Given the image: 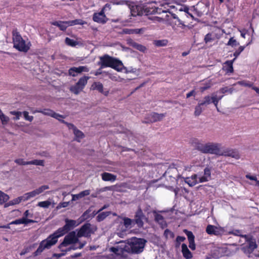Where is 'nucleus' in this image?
<instances>
[{
    "label": "nucleus",
    "mask_w": 259,
    "mask_h": 259,
    "mask_svg": "<svg viewBox=\"0 0 259 259\" xmlns=\"http://www.w3.org/2000/svg\"><path fill=\"white\" fill-rule=\"evenodd\" d=\"M65 222V224L63 227L59 228L53 234L50 235L46 239L40 242L38 247L33 253L34 256H35L40 254L45 249L51 248L52 246L57 243L59 237L67 233L75 226L76 221L74 220L66 219Z\"/></svg>",
    "instance_id": "1"
},
{
    "label": "nucleus",
    "mask_w": 259,
    "mask_h": 259,
    "mask_svg": "<svg viewBox=\"0 0 259 259\" xmlns=\"http://www.w3.org/2000/svg\"><path fill=\"white\" fill-rule=\"evenodd\" d=\"M194 146L197 150L204 153L231 157L236 160L239 159L240 157L239 153L237 151L228 149H223L221 148V144L219 143H207L202 144L200 141L196 140L194 143Z\"/></svg>",
    "instance_id": "2"
},
{
    "label": "nucleus",
    "mask_w": 259,
    "mask_h": 259,
    "mask_svg": "<svg viewBox=\"0 0 259 259\" xmlns=\"http://www.w3.org/2000/svg\"><path fill=\"white\" fill-rule=\"evenodd\" d=\"M100 64L101 68L110 67L118 72L124 71L125 73L129 72L121 61L108 55L100 57Z\"/></svg>",
    "instance_id": "3"
},
{
    "label": "nucleus",
    "mask_w": 259,
    "mask_h": 259,
    "mask_svg": "<svg viewBox=\"0 0 259 259\" xmlns=\"http://www.w3.org/2000/svg\"><path fill=\"white\" fill-rule=\"evenodd\" d=\"M242 237L245 239V242L241 245L240 250L248 258L252 257L253 252L257 248L255 239L247 235H242Z\"/></svg>",
    "instance_id": "4"
},
{
    "label": "nucleus",
    "mask_w": 259,
    "mask_h": 259,
    "mask_svg": "<svg viewBox=\"0 0 259 259\" xmlns=\"http://www.w3.org/2000/svg\"><path fill=\"white\" fill-rule=\"evenodd\" d=\"M13 41L14 47L19 51L27 52L29 50L31 43L28 40H25L16 31H13Z\"/></svg>",
    "instance_id": "5"
},
{
    "label": "nucleus",
    "mask_w": 259,
    "mask_h": 259,
    "mask_svg": "<svg viewBox=\"0 0 259 259\" xmlns=\"http://www.w3.org/2000/svg\"><path fill=\"white\" fill-rule=\"evenodd\" d=\"M146 240L143 238L132 237L127 240V244L133 253L139 254L141 253L144 248Z\"/></svg>",
    "instance_id": "6"
},
{
    "label": "nucleus",
    "mask_w": 259,
    "mask_h": 259,
    "mask_svg": "<svg viewBox=\"0 0 259 259\" xmlns=\"http://www.w3.org/2000/svg\"><path fill=\"white\" fill-rule=\"evenodd\" d=\"M79 241L78 237L75 231H71L66 235L64 238L63 241L59 244L58 248L62 251H67L70 250L71 248H69L68 250H64L62 248L63 247H66L70 244H75Z\"/></svg>",
    "instance_id": "7"
},
{
    "label": "nucleus",
    "mask_w": 259,
    "mask_h": 259,
    "mask_svg": "<svg viewBox=\"0 0 259 259\" xmlns=\"http://www.w3.org/2000/svg\"><path fill=\"white\" fill-rule=\"evenodd\" d=\"M211 167L208 166L203 169V175L201 176L199 174H194L191 177L192 181L196 182V185L199 183H204L211 180Z\"/></svg>",
    "instance_id": "8"
},
{
    "label": "nucleus",
    "mask_w": 259,
    "mask_h": 259,
    "mask_svg": "<svg viewBox=\"0 0 259 259\" xmlns=\"http://www.w3.org/2000/svg\"><path fill=\"white\" fill-rule=\"evenodd\" d=\"M89 78V76L80 78L76 84L70 87V91L73 94L78 95L83 90Z\"/></svg>",
    "instance_id": "9"
},
{
    "label": "nucleus",
    "mask_w": 259,
    "mask_h": 259,
    "mask_svg": "<svg viewBox=\"0 0 259 259\" xmlns=\"http://www.w3.org/2000/svg\"><path fill=\"white\" fill-rule=\"evenodd\" d=\"M93 233L90 223H85L77 231V235L78 238L82 237H90Z\"/></svg>",
    "instance_id": "10"
},
{
    "label": "nucleus",
    "mask_w": 259,
    "mask_h": 259,
    "mask_svg": "<svg viewBox=\"0 0 259 259\" xmlns=\"http://www.w3.org/2000/svg\"><path fill=\"white\" fill-rule=\"evenodd\" d=\"M146 219L145 216L140 207H139L135 214V219H133L134 224H137L139 227H142L144 225L143 220Z\"/></svg>",
    "instance_id": "11"
},
{
    "label": "nucleus",
    "mask_w": 259,
    "mask_h": 259,
    "mask_svg": "<svg viewBox=\"0 0 259 259\" xmlns=\"http://www.w3.org/2000/svg\"><path fill=\"white\" fill-rule=\"evenodd\" d=\"M224 230L222 227H218L214 225H208L206 228V232L209 235L220 236L224 233Z\"/></svg>",
    "instance_id": "12"
},
{
    "label": "nucleus",
    "mask_w": 259,
    "mask_h": 259,
    "mask_svg": "<svg viewBox=\"0 0 259 259\" xmlns=\"http://www.w3.org/2000/svg\"><path fill=\"white\" fill-rule=\"evenodd\" d=\"M184 232L187 236L188 239L189 241V248L192 250H195L196 245L195 243V236L193 235V233L191 231H188L186 229H185L184 230Z\"/></svg>",
    "instance_id": "13"
},
{
    "label": "nucleus",
    "mask_w": 259,
    "mask_h": 259,
    "mask_svg": "<svg viewBox=\"0 0 259 259\" xmlns=\"http://www.w3.org/2000/svg\"><path fill=\"white\" fill-rule=\"evenodd\" d=\"M89 69L86 66H79L78 67H72L69 70V74L73 76H75L78 73L82 72H88Z\"/></svg>",
    "instance_id": "14"
},
{
    "label": "nucleus",
    "mask_w": 259,
    "mask_h": 259,
    "mask_svg": "<svg viewBox=\"0 0 259 259\" xmlns=\"http://www.w3.org/2000/svg\"><path fill=\"white\" fill-rule=\"evenodd\" d=\"M91 89L93 90L98 91L105 96H107L109 93L108 90H104L103 85L99 82H94L91 86Z\"/></svg>",
    "instance_id": "15"
},
{
    "label": "nucleus",
    "mask_w": 259,
    "mask_h": 259,
    "mask_svg": "<svg viewBox=\"0 0 259 259\" xmlns=\"http://www.w3.org/2000/svg\"><path fill=\"white\" fill-rule=\"evenodd\" d=\"M93 20L94 21L100 23H105L107 21V18L105 16L103 11H101L99 13H95L93 16Z\"/></svg>",
    "instance_id": "16"
},
{
    "label": "nucleus",
    "mask_w": 259,
    "mask_h": 259,
    "mask_svg": "<svg viewBox=\"0 0 259 259\" xmlns=\"http://www.w3.org/2000/svg\"><path fill=\"white\" fill-rule=\"evenodd\" d=\"M146 28H136V29H124L123 31L126 34H142L146 31Z\"/></svg>",
    "instance_id": "17"
},
{
    "label": "nucleus",
    "mask_w": 259,
    "mask_h": 259,
    "mask_svg": "<svg viewBox=\"0 0 259 259\" xmlns=\"http://www.w3.org/2000/svg\"><path fill=\"white\" fill-rule=\"evenodd\" d=\"M182 253L183 257L186 259H190L193 257L192 253L189 250L187 245L185 243L182 244Z\"/></svg>",
    "instance_id": "18"
},
{
    "label": "nucleus",
    "mask_w": 259,
    "mask_h": 259,
    "mask_svg": "<svg viewBox=\"0 0 259 259\" xmlns=\"http://www.w3.org/2000/svg\"><path fill=\"white\" fill-rule=\"evenodd\" d=\"M102 179L104 181L114 182L116 180V176L112 174L104 172L101 174Z\"/></svg>",
    "instance_id": "19"
},
{
    "label": "nucleus",
    "mask_w": 259,
    "mask_h": 259,
    "mask_svg": "<svg viewBox=\"0 0 259 259\" xmlns=\"http://www.w3.org/2000/svg\"><path fill=\"white\" fill-rule=\"evenodd\" d=\"M164 116V114L153 113L149 116V120L150 122H156L161 120Z\"/></svg>",
    "instance_id": "20"
},
{
    "label": "nucleus",
    "mask_w": 259,
    "mask_h": 259,
    "mask_svg": "<svg viewBox=\"0 0 259 259\" xmlns=\"http://www.w3.org/2000/svg\"><path fill=\"white\" fill-rule=\"evenodd\" d=\"M235 58L233 60L227 61L225 63L224 68L227 73H232L233 72V64Z\"/></svg>",
    "instance_id": "21"
},
{
    "label": "nucleus",
    "mask_w": 259,
    "mask_h": 259,
    "mask_svg": "<svg viewBox=\"0 0 259 259\" xmlns=\"http://www.w3.org/2000/svg\"><path fill=\"white\" fill-rule=\"evenodd\" d=\"M68 21H56L52 23V24L60 28L61 30H65L67 27L70 26Z\"/></svg>",
    "instance_id": "22"
},
{
    "label": "nucleus",
    "mask_w": 259,
    "mask_h": 259,
    "mask_svg": "<svg viewBox=\"0 0 259 259\" xmlns=\"http://www.w3.org/2000/svg\"><path fill=\"white\" fill-rule=\"evenodd\" d=\"M36 112L41 113L44 115L50 116L52 117H54V114H55V112L54 111H53L51 109H45L43 110H36V111L33 112V113H35Z\"/></svg>",
    "instance_id": "23"
},
{
    "label": "nucleus",
    "mask_w": 259,
    "mask_h": 259,
    "mask_svg": "<svg viewBox=\"0 0 259 259\" xmlns=\"http://www.w3.org/2000/svg\"><path fill=\"white\" fill-rule=\"evenodd\" d=\"M110 214V211L102 212L98 214L96 217L98 222H101L103 221Z\"/></svg>",
    "instance_id": "24"
},
{
    "label": "nucleus",
    "mask_w": 259,
    "mask_h": 259,
    "mask_svg": "<svg viewBox=\"0 0 259 259\" xmlns=\"http://www.w3.org/2000/svg\"><path fill=\"white\" fill-rule=\"evenodd\" d=\"M108 166L105 167V170L109 171L117 172L118 168L114 164L115 163H107Z\"/></svg>",
    "instance_id": "25"
},
{
    "label": "nucleus",
    "mask_w": 259,
    "mask_h": 259,
    "mask_svg": "<svg viewBox=\"0 0 259 259\" xmlns=\"http://www.w3.org/2000/svg\"><path fill=\"white\" fill-rule=\"evenodd\" d=\"M122 220L123 221V225L126 228L130 227L132 224H135L133 220L128 218L123 217Z\"/></svg>",
    "instance_id": "26"
},
{
    "label": "nucleus",
    "mask_w": 259,
    "mask_h": 259,
    "mask_svg": "<svg viewBox=\"0 0 259 259\" xmlns=\"http://www.w3.org/2000/svg\"><path fill=\"white\" fill-rule=\"evenodd\" d=\"M73 133L75 137L76 140L78 142H80L81 139H82L84 137V135L82 133V132L78 130V129L75 130Z\"/></svg>",
    "instance_id": "27"
},
{
    "label": "nucleus",
    "mask_w": 259,
    "mask_h": 259,
    "mask_svg": "<svg viewBox=\"0 0 259 259\" xmlns=\"http://www.w3.org/2000/svg\"><path fill=\"white\" fill-rule=\"evenodd\" d=\"M36 243H34L29 246L25 247L20 253V255H23L29 252L31 250L34 248L36 246Z\"/></svg>",
    "instance_id": "28"
},
{
    "label": "nucleus",
    "mask_w": 259,
    "mask_h": 259,
    "mask_svg": "<svg viewBox=\"0 0 259 259\" xmlns=\"http://www.w3.org/2000/svg\"><path fill=\"white\" fill-rule=\"evenodd\" d=\"M9 199V196L0 191V204H2L5 202H7Z\"/></svg>",
    "instance_id": "29"
},
{
    "label": "nucleus",
    "mask_w": 259,
    "mask_h": 259,
    "mask_svg": "<svg viewBox=\"0 0 259 259\" xmlns=\"http://www.w3.org/2000/svg\"><path fill=\"white\" fill-rule=\"evenodd\" d=\"M155 221L161 225H163V224L165 223L163 217L161 214L158 213H156L155 215Z\"/></svg>",
    "instance_id": "30"
},
{
    "label": "nucleus",
    "mask_w": 259,
    "mask_h": 259,
    "mask_svg": "<svg viewBox=\"0 0 259 259\" xmlns=\"http://www.w3.org/2000/svg\"><path fill=\"white\" fill-rule=\"evenodd\" d=\"M68 23L70 26H73L75 25H83L85 22L81 19H76L74 20L69 21Z\"/></svg>",
    "instance_id": "31"
},
{
    "label": "nucleus",
    "mask_w": 259,
    "mask_h": 259,
    "mask_svg": "<svg viewBox=\"0 0 259 259\" xmlns=\"http://www.w3.org/2000/svg\"><path fill=\"white\" fill-rule=\"evenodd\" d=\"M36 192H36V190H34L31 192L26 193L24 195L25 198L24 199V201L30 199V198L35 197L36 195H38L37 193H36Z\"/></svg>",
    "instance_id": "32"
},
{
    "label": "nucleus",
    "mask_w": 259,
    "mask_h": 259,
    "mask_svg": "<svg viewBox=\"0 0 259 259\" xmlns=\"http://www.w3.org/2000/svg\"><path fill=\"white\" fill-rule=\"evenodd\" d=\"M227 45L231 46L232 47H235L239 45V43L233 37L230 38Z\"/></svg>",
    "instance_id": "33"
},
{
    "label": "nucleus",
    "mask_w": 259,
    "mask_h": 259,
    "mask_svg": "<svg viewBox=\"0 0 259 259\" xmlns=\"http://www.w3.org/2000/svg\"><path fill=\"white\" fill-rule=\"evenodd\" d=\"M202 106V105L201 103H199L196 106L194 112V114L196 116L199 115L202 112L203 108Z\"/></svg>",
    "instance_id": "34"
},
{
    "label": "nucleus",
    "mask_w": 259,
    "mask_h": 259,
    "mask_svg": "<svg viewBox=\"0 0 259 259\" xmlns=\"http://www.w3.org/2000/svg\"><path fill=\"white\" fill-rule=\"evenodd\" d=\"M51 203L50 201L47 200L44 201L39 202L37 204V206L43 207V208H48L51 205Z\"/></svg>",
    "instance_id": "35"
},
{
    "label": "nucleus",
    "mask_w": 259,
    "mask_h": 259,
    "mask_svg": "<svg viewBox=\"0 0 259 259\" xmlns=\"http://www.w3.org/2000/svg\"><path fill=\"white\" fill-rule=\"evenodd\" d=\"M53 118H56V119H57L59 121H60L62 123H63L64 124L66 122H65L63 120L65 118V116H64L63 115L59 114L57 113L56 112H55V114H54Z\"/></svg>",
    "instance_id": "36"
},
{
    "label": "nucleus",
    "mask_w": 259,
    "mask_h": 259,
    "mask_svg": "<svg viewBox=\"0 0 259 259\" xmlns=\"http://www.w3.org/2000/svg\"><path fill=\"white\" fill-rule=\"evenodd\" d=\"M65 42L67 45L71 47H74L78 44L76 41L68 37L65 39Z\"/></svg>",
    "instance_id": "37"
},
{
    "label": "nucleus",
    "mask_w": 259,
    "mask_h": 259,
    "mask_svg": "<svg viewBox=\"0 0 259 259\" xmlns=\"http://www.w3.org/2000/svg\"><path fill=\"white\" fill-rule=\"evenodd\" d=\"M10 113L11 114L15 116V117L13 118V119L15 120H19L22 114V112H21L15 111H11Z\"/></svg>",
    "instance_id": "38"
},
{
    "label": "nucleus",
    "mask_w": 259,
    "mask_h": 259,
    "mask_svg": "<svg viewBox=\"0 0 259 259\" xmlns=\"http://www.w3.org/2000/svg\"><path fill=\"white\" fill-rule=\"evenodd\" d=\"M214 39V37L212 33H208L206 34L204 38V41L206 43L211 42Z\"/></svg>",
    "instance_id": "39"
},
{
    "label": "nucleus",
    "mask_w": 259,
    "mask_h": 259,
    "mask_svg": "<svg viewBox=\"0 0 259 259\" xmlns=\"http://www.w3.org/2000/svg\"><path fill=\"white\" fill-rule=\"evenodd\" d=\"M211 103V98L209 96H206L204 97L203 99V101L201 103H200L202 105H207Z\"/></svg>",
    "instance_id": "40"
},
{
    "label": "nucleus",
    "mask_w": 259,
    "mask_h": 259,
    "mask_svg": "<svg viewBox=\"0 0 259 259\" xmlns=\"http://www.w3.org/2000/svg\"><path fill=\"white\" fill-rule=\"evenodd\" d=\"M49 189V187L48 185H43V186H41V187H39L37 189H36V193H37V194H39L40 193H41L42 192H43L45 190H47V189Z\"/></svg>",
    "instance_id": "41"
},
{
    "label": "nucleus",
    "mask_w": 259,
    "mask_h": 259,
    "mask_svg": "<svg viewBox=\"0 0 259 259\" xmlns=\"http://www.w3.org/2000/svg\"><path fill=\"white\" fill-rule=\"evenodd\" d=\"M22 114L24 117V119L26 120L29 121H32L33 119V117L32 116L29 115V113L27 111H24L22 112Z\"/></svg>",
    "instance_id": "42"
},
{
    "label": "nucleus",
    "mask_w": 259,
    "mask_h": 259,
    "mask_svg": "<svg viewBox=\"0 0 259 259\" xmlns=\"http://www.w3.org/2000/svg\"><path fill=\"white\" fill-rule=\"evenodd\" d=\"M244 46H240L239 48L234 53L233 56L236 59L240 54V53L244 50Z\"/></svg>",
    "instance_id": "43"
},
{
    "label": "nucleus",
    "mask_w": 259,
    "mask_h": 259,
    "mask_svg": "<svg viewBox=\"0 0 259 259\" xmlns=\"http://www.w3.org/2000/svg\"><path fill=\"white\" fill-rule=\"evenodd\" d=\"M211 84H211L210 81H209L206 82L204 86L200 88V91L203 92L205 90H207L211 86Z\"/></svg>",
    "instance_id": "44"
},
{
    "label": "nucleus",
    "mask_w": 259,
    "mask_h": 259,
    "mask_svg": "<svg viewBox=\"0 0 259 259\" xmlns=\"http://www.w3.org/2000/svg\"><path fill=\"white\" fill-rule=\"evenodd\" d=\"M185 182L190 187H193L196 185V182H194V181H192L191 177L186 178L185 180Z\"/></svg>",
    "instance_id": "45"
},
{
    "label": "nucleus",
    "mask_w": 259,
    "mask_h": 259,
    "mask_svg": "<svg viewBox=\"0 0 259 259\" xmlns=\"http://www.w3.org/2000/svg\"><path fill=\"white\" fill-rule=\"evenodd\" d=\"M10 224H12V225L24 224V217L11 222L10 223Z\"/></svg>",
    "instance_id": "46"
},
{
    "label": "nucleus",
    "mask_w": 259,
    "mask_h": 259,
    "mask_svg": "<svg viewBox=\"0 0 259 259\" xmlns=\"http://www.w3.org/2000/svg\"><path fill=\"white\" fill-rule=\"evenodd\" d=\"M24 198H25V196L19 197L16 198L15 199H14L13 202L11 203V202H10V203H11V204H12V205L15 204H18V203H20L22 200H24Z\"/></svg>",
    "instance_id": "47"
},
{
    "label": "nucleus",
    "mask_w": 259,
    "mask_h": 259,
    "mask_svg": "<svg viewBox=\"0 0 259 259\" xmlns=\"http://www.w3.org/2000/svg\"><path fill=\"white\" fill-rule=\"evenodd\" d=\"M90 190H85L79 193V195L80 196V198H82L86 196L89 195L90 194Z\"/></svg>",
    "instance_id": "48"
},
{
    "label": "nucleus",
    "mask_w": 259,
    "mask_h": 259,
    "mask_svg": "<svg viewBox=\"0 0 259 259\" xmlns=\"http://www.w3.org/2000/svg\"><path fill=\"white\" fill-rule=\"evenodd\" d=\"M135 49L143 53L145 52L147 50L146 47L139 44L136 45Z\"/></svg>",
    "instance_id": "49"
},
{
    "label": "nucleus",
    "mask_w": 259,
    "mask_h": 259,
    "mask_svg": "<svg viewBox=\"0 0 259 259\" xmlns=\"http://www.w3.org/2000/svg\"><path fill=\"white\" fill-rule=\"evenodd\" d=\"M237 84H240L242 86H244V87H252V84L251 83H250L249 81H238L237 82Z\"/></svg>",
    "instance_id": "50"
},
{
    "label": "nucleus",
    "mask_w": 259,
    "mask_h": 259,
    "mask_svg": "<svg viewBox=\"0 0 259 259\" xmlns=\"http://www.w3.org/2000/svg\"><path fill=\"white\" fill-rule=\"evenodd\" d=\"M149 19L154 22H161L163 21V19L159 17H149Z\"/></svg>",
    "instance_id": "51"
},
{
    "label": "nucleus",
    "mask_w": 259,
    "mask_h": 259,
    "mask_svg": "<svg viewBox=\"0 0 259 259\" xmlns=\"http://www.w3.org/2000/svg\"><path fill=\"white\" fill-rule=\"evenodd\" d=\"M241 231L239 230H235L234 231H230L229 232V234H233L235 236H241L242 237V236L243 235L241 234Z\"/></svg>",
    "instance_id": "52"
},
{
    "label": "nucleus",
    "mask_w": 259,
    "mask_h": 259,
    "mask_svg": "<svg viewBox=\"0 0 259 259\" xmlns=\"http://www.w3.org/2000/svg\"><path fill=\"white\" fill-rule=\"evenodd\" d=\"M162 6L165 9L162 11L163 12H168L170 9L174 8L175 7L173 6H169V5L167 4L162 5Z\"/></svg>",
    "instance_id": "53"
},
{
    "label": "nucleus",
    "mask_w": 259,
    "mask_h": 259,
    "mask_svg": "<svg viewBox=\"0 0 259 259\" xmlns=\"http://www.w3.org/2000/svg\"><path fill=\"white\" fill-rule=\"evenodd\" d=\"M223 97V96L220 97H218L217 95L215 94H212V96L210 97L211 98V102H214V101H220Z\"/></svg>",
    "instance_id": "54"
},
{
    "label": "nucleus",
    "mask_w": 259,
    "mask_h": 259,
    "mask_svg": "<svg viewBox=\"0 0 259 259\" xmlns=\"http://www.w3.org/2000/svg\"><path fill=\"white\" fill-rule=\"evenodd\" d=\"M65 124H66L67 125V126L68 127V128L69 130H72L73 132H74L75 131V130H76L77 129L76 127L72 123H70L66 122L65 123Z\"/></svg>",
    "instance_id": "55"
},
{
    "label": "nucleus",
    "mask_w": 259,
    "mask_h": 259,
    "mask_svg": "<svg viewBox=\"0 0 259 259\" xmlns=\"http://www.w3.org/2000/svg\"><path fill=\"white\" fill-rule=\"evenodd\" d=\"M232 91H233L232 89H228L227 88H222L220 90V92L222 94H224L227 92L232 93Z\"/></svg>",
    "instance_id": "56"
},
{
    "label": "nucleus",
    "mask_w": 259,
    "mask_h": 259,
    "mask_svg": "<svg viewBox=\"0 0 259 259\" xmlns=\"http://www.w3.org/2000/svg\"><path fill=\"white\" fill-rule=\"evenodd\" d=\"M164 235L166 237H167L168 235H169L171 237H173L174 235V233L167 229L164 231Z\"/></svg>",
    "instance_id": "57"
},
{
    "label": "nucleus",
    "mask_w": 259,
    "mask_h": 259,
    "mask_svg": "<svg viewBox=\"0 0 259 259\" xmlns=\"http://www.w3.org/2000/svg\"><path fill=\"white\" fill-rule=\"evenodd\" d=\"M24 225H27L29 223H34L35 222L34 220L28 219L24 217Z\"/></svg>",
    "instance_id": "58"
},
{
    "label": "nucleus",
    "mask_w": 259,
    "mask_h": 259,
    "mask_svg": "<svg viewBox=\"0 0 259 259\" xmlns=\"http://www.w3.org/2000/svg\"><path fill=\"white\" fill-rule=\"evenodd\" d=\"M246 178L250 180L255 181H256L258 183H259V181H258L257 180V178H256V176H251L250 175H246Z\"/></svg>",
    "instance_id": "59"
},
{
    "label": "nucleus",
    "mask_w": 259,
    "mask_h": 259,
    "mask_svg": "<svg viewBox=\"0 0 259 259\" xmlns=\"http://www.w3.org/2000/svg\"><path fill=\"white\" fill-rule=\"evenodd\" d=\"M185 239L186 238L185 237L178 236L176 238V242L181 243V242L184 241Z\"/></svg>",
    "instance_id": "60"
},
{
    "label": "nucleus",
    "mask_w": 259,
    "mask_h": 259,
    "mask_svg": "<svg viewBox=\"0 0 259 259\" xmlns=\"http://www.w3.org/2000/svg\"><path fill=\"white\" fill-rule=\"evenodd\" d=\"M195 95H196V92H195V90H192L191 92H190L187 94L186 97L187 98H188L190 97L191 96H195Z\"/></svg>",
    "instance_id": "61"
},
{
    "label": "nucleus",
    "mask_w": 259,
    "mask_h": 259,
    "mask_svg": "<svg viewBox=\"0 0 259 259\" xmlns=\"http://www.w3.org/2000/svg\"><path fill=\"white\" fill-rule=\"evenodd\" d=\"M72 200H73V201H75V200L80 199L79 193L77 194H73L72 195Z\"/></svg>",
    "instance_id": "62"
},
{
    "label": "nucleus",
    "mask_w": 259,
    "mask_h": 259,
    "mask_svg": "<svg viewBox=\"0 0 259 259\" xmlns=\"http://www.w3.org/2000/svg\"><path fill=\"white\" fill-rule=\"evenodd\" d=\"M107 9H108V10L111 9V5L110 4H106L104 6V7H103V8L102 9V11H103L104 12V11L105 10H106Z\"/></svg>",
    "instance_id": "63"
},
{
    "label": "nucleus",
    "mask_w": 259,
    "mask_h": 259,
    "mask_svg": "<svg viewBox=\"0 0 259 259\" xmlns=\"http://www.w3.org/2000/svg\"><path fill=\"white\" fill-rule=\"evenodd\" d=\"M156 45L159 46H165L166 43L163 40H159L157 42Z\"/></svg>",
    "instance_id": "64"
}]
</instances>
